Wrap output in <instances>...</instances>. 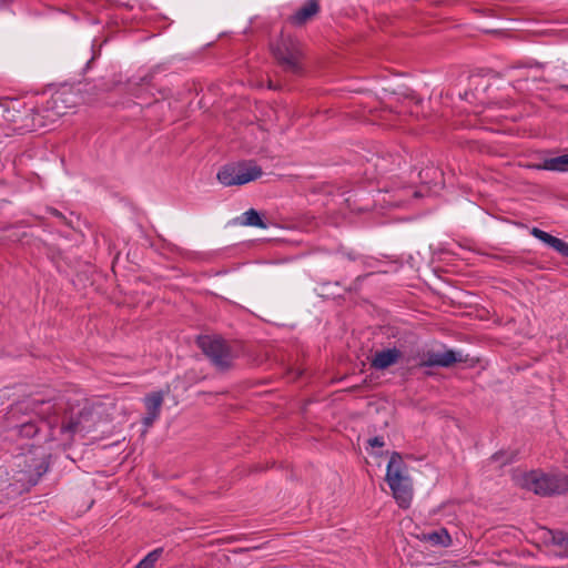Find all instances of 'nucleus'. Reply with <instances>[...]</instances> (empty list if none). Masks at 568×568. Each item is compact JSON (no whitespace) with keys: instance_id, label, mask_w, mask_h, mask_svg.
Returning a JSON list of instances; mask_svg holds the SVG:
<instances>
[{"instance_id":"1","label":"nucleus","mask_w":568,"mask_h":568,"mask_svg":"<svg viewBox=\"0 0 568 568\" xmlns=\"http://www.w3.org/2000/svg\"><path fill=\"white\" fill-rule=\"evenodd\" d=\"M272 53L286 74L292 77L304 74V53L300 42L293 37L282 33L278 41L272 44Z\"/></svg>"},{"instance_id":"2","label":"nucleus","mask_w":568,"mask_h":568,"mask_svg":"<svg viewBox=\"0 0 568 568\" xmlns=\"http://www.w3.org/2000/svg\"><path fill=\"white\" fill-rule=\"evenodd\" d=\"M17 410L23 412L30 415L28 420L22 422L19 426H16L10 430L11 437L19 436L26 438H32L39 432V426L34 418L41 420H48V425L51 427L52 422L50 420L51 414L54 412V405L50 400L30 399L23 402L17 406Z\"/></svg>"},{"instance_id":"3","label":"nucleus","mask_w":568,"mask_h":568,"mask_svg":"<svg viewBox=\"0 0 568 568\" xmlns=\"http://www.w3.org/2000/svg\"><path fill=\"white\" fill-rule=\"evenodd\" d=\"M386 480L394 498L402 508H407L413 497L412 480L399 454L394 453L387 465Z\"/></svg>"},{"instance_id":"4","label":"nucleus","mask_w":568,"mask_h":568,"mask_svg":"<svg viewBox=\"0 0 568 568\" xmlns=\"http://www.w3.org/2000/svg\"><path fill=\"white\" fill-rule=\"evenodd\" d=\"M520 485L540 496L559 495L568 490V477L561 473L532 470L523 476Z\"/></svg>"},{"instance_id":"5","label":"nucleus","mask_w":568,"mask_h":568,"mask_svg":"<svg viewBox=\"0 0 568 568\" xmlns=\"http://www.w3.org/2000/svg\"><path fill=\"white\" fill-rule=\"evenodd\" d=\"M14 465L20 468L14 478L21 483L23 489H29L34 486L40 477L48 470L43 457L34 456H17Z\"/></svg>"},{"instance_id":"6","label":"nucleus","mask_w":568,"mask_h":568,"mask_svg":"<svg viewBox=\"0 0 568 568\" xmlns=\"http://www.w3.org/2000/svg\"><path fill=\"white\" fill-rule=\"evenodd\" d=\"M199 347L219 368L230 367L233 354L226 342L220 337L202 336L197 339Z\"/></svg>"},{"instance_id":"7","label":"nucleus","mask_w":568,"mask_h":568,"mask_svg":"<svg viewBox=\"0 0 568 568\" xmlns=\"http://www.w3.org/2000/svg\"><path fill=\"white\" fill-rule=\"evenodd\" d=\"M462 353L454 352L452 349L445 351H428L426 352L420 362L419 366H440L449 367L455 363L463 362Z\"/></svg>"},{"instance_id":"8","label":"nucleus","mask_w":568,"mask_h":568,"mask_svg":"<svg viewBox=\"0 0 568 568\" xmlns=\"http://www.w3.org/2000/svg\"><path fill=\"white\" fill-rule=\"evenodd\" d=\"M320 11V3L317 0H307L303 6L296 10L294 14L288 18V21L297 27L304 26L312 20Z\"/></svg>"},{"instance_id":"9","label":"nucleus","mask_w":568,"mask_h":568,"mask_svg":"<svg viewBox=\"0 0 568 568\" xmlns=\"http://www.w3.org/2000/svg\"><path fill=\"white\" fill-rule=\"evenodd\" d=\"M162 404H163L162 393H152L145 397L146 414L143 417V424L146 428L152 426V424L160 416Z\"/></svg>"},{"instance_id":"10","label":"nucleus","mask_w":568,"mask_h":568,"mask_svg":"<svg viewBox=\"0 0 568 568\" xmlns=\"http://www.w3.org/2000/svg\"><path fill=\"white\" fill-rule=\"evenodd\" d=\"M402 357V352L397 348H387L375 353L371 365L375 369H386L396 364Z\"/></svg>"},{"instance_id":"11","label":"nucleus","mask_w":568,"mask_h":568,"mask_svg":"<svg viewBox=\"0 0 568 568\" xmlns=\"http://www.w3.org/2000/svg\"><path fill=\"white\" fill-rule=\"evenodd\" d=\"M90 412L82 410L78 418L70 417L69 420H63L61 430L71 435L80 432H90L91 425L89 424Z\"/></svg>"},{"instance_id":"12","label":"nucleus","mask_w":568,"mask_h":568,"mask_svg":"<svg viewBox=\"0 0 568 568\" xmlns=\"http://www.w3.org/2000/svg\"><path fill=\"white\" fill-rule=\"evenodd\" d=\"M262 175V169L255 164L242 165L237 168L236 185H243L258 179Z\"/></svg>"},{"instance_id":"13","label":"nucleus","mask_w":568,"mask_h":568,"mask_svg":"<svg viewBox=\"0 0 568 568\" xmlns=\"http://www.w3.org/2000/svg\"><path fill=\"white\" fill-rule=\"evenodd\" d=\"M67 102H69V95L65 92H59L52 95L47 103L48 111H51L53 115L61 116L67 113Z\"/></svg>"},{"instance_id":"14","label":"nucleus","mask_w":568,"mask_h":568,"mask_svg":"<svg viewBox=\"0 0 568 568\" xmlns=\"http://www.w3.org/2000/svg\"><path fill=\"white\" fill-rule=\"evenodd\" d=\"M422 539L434 546L447 547L452 544V538L444 528L423 534Z\"/></svg>"},{"instance_id":"15","label":"nucleus","mask_w":568,"mask_h":568,"mask_svg":"<svg viewBox=\"0 0 568 568\" xmlns=\"http://www.w3.org/2000/svg\"><path fill=\"white\" fill-rule=\"evenodd\" d=\"M537 168L548 171L568 172V154L546 159L542 164Z\"/></svg>"},{"instance_id":"16","label":"nucleus","mask_w":568,"mask_h":568,"mask_svg":"<svg viewBox=\"0 0 568 568\" xmlns=\"http://www.w3.org/2000/svg\"><path fill=\"white\" fill-rule=\"evenodd\" d=\"M551 538V542L558 547L557 554L564 557H568V534L564 531H548Z\"/></svg>"},{"instance_id":"17","label":"nucleus","mask_w":568,"mask_h":568,"mask_svg":"<svg viewBox=\"0 0 568 568\" xmlns=\"http://www.w3.org/2000/svg\"><path fill=\"white\" fill-rule=\"evenodd\" d=\"M217 180L225 186L236 185L237 169L233 166H224L217 173Z\"/></svg>"},{"instance_id":"18","label":"nucleus","mask_w":568,"mask_h":568,"mask_svg":"<svg viewBox=\"0 0 568 568\" xmlns=\"http://www.w3.org/2000/svg\"><path fill=\"white\" fill-rule=\"evenodd\" d=\"M243 224L248 226H257L261 229H266L267 225L263 222L257 211L254 209H250L243 214Z\"/></svg>"},{"instance_id":"19","label":"nucleus","mask_w":568,"mask_h":568,"mask_svg":"<svg viewBox=\"0 0 568 568\" xmlns=\"http://www.w3.org/2000/svg\"><path fill=\"white\" fill-rule=\"evenodd\" d=\"M530 234L551 248L554 247V245L556 244V242L558 240V237L552 236L551 234H549L538 227H532L530 230Z\"/></svg>"},{"instance_id":"20","label":"nucleus","mask_w":568,"mask_h":568,"mask_svg":"<svg viewBox=\"0 0 568 568\" xmlns=\"http://www.w3.org/2000/svg\"><path fill=\"white\" fill-rule=\"evenodd\" d=\"M162 549L158 548L150 554H148L136 566L135 568H153L154 564L161 557Z\"/></svg>"},{"instance_id":"21","label":"nucleus","mask_w":568,"mask_h":568,"mask_svg":"<svg viewBox=\"0 0 568 568\" xmlns=\"http://www.w3.org/2000/svg\"><path fill=\"white\" fill-rule=\"evenodd\" d=\"M0 116L7 122H16V114L4 104H0Z\"/></svg>"},{"instance_id":"22","label":"nucleus","mask_w":568,"mask_h":568,"mask_svg":"<svg viewBox=\"0 0 568 568\" xmlns=\"http://www.w3.org/2000/svg\"><path fill=\"white\" fill-rule=\"evenodd\" d=\"M552 248L560 255L568 257V243L565 241L558 239Z\"/></svg>"},{"instance_id":"23","label":"nucleus","mask_w":568,"mask_h":568,"mask_svg":"<svg viewBox=\"0 0 568 568\" xmlns=\"http://www.w3.org/2000/svg\"><path fill=\"white\" fill-rule=\"evenodd\" d=\"M153 74H154V72L151 71L148 74H145L144 77L140 78L138 82L130 81V85H136V87L149 85L152 82Z\"/></svg>"},{"instance_id":"24","label":"nucleus","mask_w":568,"mask_h":568,"mask_svg":"<svg viewBox=\"0 0 568 568\" xmlns=\"http://www.w3.org/2000/svg\"><path fill=\"white\" fill-rule=\"evenodd\" d=\"M368 445L371 447H383L385 445L384 439L382 437H373L368 439Z\"/></svg>"},{"instance_id":"25","label":"nucleus","mask_w":568,"mask_h":568,"mask_svg":"<svg viewBox=\"0 0 568 568\" xmlns=\"http://www.w3.org/2000/svg\"><path fill=\"white\" fill-rule=\"evenodd\" d=\"M50 213L52 215H54L55 217L60 219L63 223H65L67 225H70L71 226V222L67 220V217L61 213L59 212L58 210L55 209H50Z\"/></svg>"}]
</instances>
